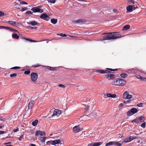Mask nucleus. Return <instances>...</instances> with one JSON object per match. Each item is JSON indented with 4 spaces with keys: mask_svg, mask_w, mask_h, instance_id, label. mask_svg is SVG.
Masks as SVG:
<instances>
[{
    "mask_svg": "<svg viewBox=\"0 0 146 146\" xmlns=\"http://www.w3.org/2000/svg\"><path fill=\"white\" fill-rule=\"evenodd\" d=\"M125 81L124 80L121 79L117 78L113 81L111 84L113 85L122 86L125 84Z\"/></svg>",
    "mask_w": 146,
    "mask_h": 146,
    "instance_id": "obj_1",
    "label": "nucleus"
},
{
    "mask_svg": "<svg viewBox=\"0 0 146 146\" xmlns=\"http://www.w3.org/2000/svg\"><path fill=\"white\" fill-rule=\"evenodd\" d=\"M121 37V35L120 34L117 32H110V40L112 39H115L119 38Z\"/></svg>",
    "mask_w": 146,
    "mask_h": 146,
    "instance_id": "obj_2",
    "label": "nucleus"
},
{
    "mask_svg": "<svg viewBox=\"0 0 146 146\" xmlns=\"http://www.w3.org/2000/svg\"><path fill=\"white\" fill-rule=\"evenodd\" d=\"M138 111L137 109L133 108H131L130 110L127 111L126 114L127 116H130L137 113Z\"/></svg>",
    "mask_w": 146,
    "mask_h": 146,
    "instance_id": "obj_3",
    "label": "nucleus"
},
{
    "mask_svg": "<svg viewBox=\"0 0 146 146\" xmlns=\"http://www.w3.org/2000/svg\"><path fill=\"white\" fill-rule=\"evenodd\" d=\"M31 77L32 80L34 82H35L38 78V74L36 72H33L31 74Z\"/></svg>",
    "mask_w": 146,
    "mask_h": 146,
    "instance_id": "obj_4",
    "label": "nucleus"
},
{
    "mask_svg": "<svg viewBox=\"0 0 146 146\" xmlns=\"http://www.w3.org/2000/svg\"><path fill=\"white\" fill-rule=\"evenodd\" d=\"M82 127L79 125H76L73 127V131L74 133H77L82 130Z\"/></svg>",
    "mask_w": 146,
    "mask_h": 146,
    "instance_id": "obj_5",
    "label": "nucleus"
},
{
    "mask_svg": "<svg viewBox=\"0 0 146 146\" xmlns=\"http://www.w3.org/2000/svg\"><path fill=\"white\" fill-rule=\"evenodd\" d=\"M123 97L125 99H130L131 98L132 96L131 95L129 94L128 92L125 91L123 95Z\"/></svg>",
    "mask_w": 146,
    "mask_h": 146,
    "instance_id": "obj_6",
    "label": "nucleus"
},
{
    "mask_svg": "<svg viewBox=\"0 0 146 146\" xmlns=\"http://www.w3.org/2000/svg\"><path fill=\"white\" fill-rule=\"evenodd\" d=\"M35 134V135L37 136H42L46 135V133L40 130L37 131H36Z\"/></svg>",
    "mask_w": 146,
    "mask_h": 146,
    "instance_id": "obj_7",
    "label": "nucleus"
},
{
    "mask_svg": "<svg viewBox=\"0 0 146 146\" xmlns=\"http://www.w3.org/2000/svg\"><path fill=\"white\" fill-rule=\"evenodd\" d=\"M31 10H32L34 13L39 12L40 13H42L43 12V11L42 9H40L37 7L33 8L31 9Z\"/></svg>",
    "mask_w": 146,
    "mask_h": 146,
    "instance_id": "obj_8",
    "label": "nucleus"
},
{
    "mask_svg": "<svg viewBox=\"0 0 146 146\" xmlns=\"http://www.w3.org/2000/svg\"><path fill=\"white\" fill-rule=\"evenodd\" d=\"M61 114V111L60 110H58L56 109L54 110L53 112V113L52 115V117L55 116H58Z\"/></svg>",
    "mask_w": 146,
    "mask_h": 146,
    "instance_id": "obj_9",
    "label": "nucleus"
},
{
    "mask_svg": "<svg viewBox=\"0 0 146 146\" xmlns=\"http://www.w3.org/2000/svg\"><path fill=\"white\" fill-rule=\"evenodd\" d=\"M40 17L41 19L45 20L46 21H48L50 18L45 13H42L40 16Z\"/></svg>",
    "mask_w": 146,
    "mask_h": 146,
    "instance_id": "obj_10",
    "label": "nucleus"
},
{
    "mask_svg": "<svg viewBox=\"0 0 146 146\" xmlns=\"http://www.w3.org/2000/svg\"><path fill=\"white\" fill-rule=\"evenodd\" d=\"M61 141L60 139L55 140L54 141H51V144L52 145H56L60 144Z\"/></svg>",
    "mask_w": 146,
    "mask_h": 146,
    "instance_id": "obj_11",
    "label": "nucleus"
},
{
    "mask_svg": "<svg viewBox=\"0 0 146 146\" xmlns=\"http://www.w3.org/2000/svg\"><path fill=\"white\" fill-rule=\"evenodd\" d=\"M122 145V143H120L119 142H110V145H113L115 146H121Z\"/></svg>",
    "mask_w": 146,
    "mask_h": 146,
    "instance_id": "obj_12",
    "label": "nucleus"
},
{
    "mask_svg": "<svg viewBox=\"0 0 146 146\" xmlns=\"http://www.w3.org/2000/svg\"><path fill=\"white\" fill-rule=\"evenodd\" d=\"M7 23L10 24L11 25L15 26H18L19 25V23L15 21H8L7 22Z\"/></svg>",
    "mask_w": 146,
    "mask_h": 146,
    "instance_id": "obj_13",
    "label": "nucleus"
},
{
    "mask_svg": "<svg viewBox=\"0 0 146 146\" xmlns=\"http://www.w3.org/2000/svg\"><path fill=\"white\" fill-rule=\"evenodd\" d=\"M34 103L35 101L33 100H31L30 101L28 106V109H31L32 108L34 105Z\"/></svg>",
    "mask_w": 146,
    "mask_h": 146,
    "instance_id": "obj_14",
    "label": "nucleus"
},
{
    "mask_svg": "<svg viewBox=\"0 0 146 146\" xmlns=\"http://www.w3.org/2000/svg\"><path fill=\"white\" fill-rule=\"evenodd\" d=\"M127 10L129 11V12L132 11L133 9V6L132 5L128 6L126 8Z\"/></svg>",
    "mask_w": 146,
    "mask_h": 146,
    "instance_id": "obj_15",
    "label": "nucleus"
},
{
    "mask_svg": "<svg viewBox=\"0 0 146 146\" xmlns=\"http://www.w3.org/2000/svg\"><path fill=\"white\" fill-rule=\"evenodd\" d=\"M31 25L32 26H38L39 25V23H38L37 22L35 21H31Z\"/></svg>",
    "mask_w": 146,
    "mask_h": 146,
    "instance_id": "obj_16",
    "label": "nucleus"
},
{
    "mask_svg": "<svg viewBox=\"0 0 146 146\" xmlns=\"http://www.w3.org/2000/svg\"><path fill=\"white\" fill-rule=\"evenodd\" d=\"M46 67L50 70H54L56 68V67H51L49 66H46Z\"/></svg>",
    "mask_w": 146,
    "mask_h": 146,
    "instance_id": "obj_17",
    "label": "nucleus"
},
{
    "mask_svg": "<svg viewBox=\"0 0 146 146\" xmlns=\"http://www.w3.org/2000/svg\"><path fill=\"white\" fill-rule=\"evenodd\" d=\"M139 121L141 122H143L144 121V117L143 116H140L138 117Z\"/></svg>",
    "mask_w": 146,
    "mask_h": 146,
    "instance_id": "obj_18",
    "label": "nucleus"
},
{
    "mask_svg": "<svg viewBox=\"0 0 146 146\" xmlns=\"http://www.w3.org/2000/svg\"><path fill=\"white\" fill-rule=\"evenodd\" d=\"M130 28V26L129 25H126L123 27V29L125 31L129 29Z\"/></svg>",
    "mask_w": 146,
    "mask_h": 146,
    "instance_id": "obj_19",
    "label": "nucleus"
},
{
    "mask_svg": "<svg viewBox=\"0 0 146 146\" xmlns=\"http://www.w3.org/2000/svg\"><path fill=\"white\" fill-rule=\"evenodd\" d=\"M131 121L132 123L135 122L136 123H138L139 122L138 117H137L135 119Z\"/></svg>",
    "mask_w": 146,
    "mask_h": 146,
    "instance_id": "obj_20",
    "label": "nucleus"
},
{
    "mask_svg": "<svg viewBox=\"0 0 146 146\" xmlns=\"http://www.w3.org/2000/svg\"><path fill=\"white\" fill-rule=\"evenodd\" d=\"M51 23L54 24H56L57 22V19H52L51 20Z\"/></svg>",
    "mask_w": 146,
    "mask_h": 146,
    "instance_id": "obj_21",
    "label": "nucleus"
},
{
    "mask_svg": "<svg viewBox=\"0 0 146 146\" xmlns=\"http://www.w3.org/2000/svg\"><path fill=\"white\" fill-rule=\"evenodd\" d=\"M21 7L20 4L16 3L14 5V7L15 9H17L20 8Z\"/></svg>",
    "mask_w": 146,
    "mask_h": 146,
    "instance_id": "obj_22",
    "label": "nucleus"
},
{
    "mask_svg": "<svg viewBox=\"0 0 146 146\" xmlns=\"http://www.w3.org/2000/svg\"><path fill=\"white\" fill-rule=\"evenodd\" d=\"M102 142H98L96 143H93V146H100L102 144Z\"/></svg>",
    "mask_w": 146,
    "mask_h": 146,
    "instance_id": "obj_23",
    "label": "nucleus"
},
{
    "mask_svg": "<svg viewBox=\"0 0 146 146\" xmlns=\"http://www.w3.org/2000/svg\"><path fill=\"white\" fill-rule=\"evenodd\" d=\"M38 122V120L37 119H36L32 123V125H33V126H35L37 125Z\"/></svg>",
    "mask_w": 146,
    "mask_h": 146,
    "instance_id": "obj_24",
    "label": "nucleus"
},
{
    "mask_svg": "<svg viewBox=\"0 0 146 146\" xmlns=\"http://www.w3.org/2000/svg\"><path fill=\"white\" fill-rule=\"evenodd\" d=\"M12 37L14 38L18 39L19 38V36L16 34H13L12 35Z\"/></svg>",
    "mask_w": 146,
    "mask_h": 146,
    "instance_id": "obj_25",
    "label": "nucleus"
},
{
    "mask_svg": "<svg viewBox=\"0 0 146 146\" xmlns=\"http://www.w3.org/2000/svg\"><path fill=\"white\" fill-rule=\"evenodd\" d=\"M104 40H110V35H105L104 37Z\"/></svg>",
    "mask_w": 146,
    "mask_h": 146,
    "instance_id": "obj_26",
    "label": "nucleus"
},
{
    "mask_svg": "<svg viewBox=\"0 0 146 146\" xmlns=\"http://www.w3.org/2000/svg\"><path fill=\"white\" fill-rule=\"evenodd\" d=\"M82 22V20L81 19H79L76 21H74L73 23H80Z\"/></svg>",
    "mask_w": 146,
    "mask_h": 146,
    "instance_id": "obj_27",
    "label": "nucleus"
},
{
    "mask_svg": "<svg viewBox=\"0 0 146 146\" xmlns=\"http://www.w3.org/2000/svg\"><path fill=\"white\" fill-rule=\"evenodd\" d=\"M136 76L137 78L140 79L142 81H143V79L144 78V77H142L140 75H137Z\"/></svg>",
    "mask_w": 146,
    "mask_h": 146,
    "instance_id": "obj_28",
    "label": "nucleus"
},
{
    "mask_svg": "<svg viewBox=\"0 0 146 146\" xmlns=\"http://www.w3.org/2000/svg\"><path fill=\"white\" fill-rule=\"evenodd\" d=\"M129 139L130 141H131L132 140L137 138V137L135 136H130L129 137Z\"/></svg>",
    "mask_w": 146,
    "mask_h": 146,
    "instance_id": "obj_29",
    "label": "nucleus"
},
{
    "mask_svg": "<svg viewBox=\"0 0 146 146\" xmlns=\"http://www.w3.org/2000/svg\"><path fill=\"white\" fill-rule=\"evenodd\" d=\"M120 76L122 78H125L126 77L127 75V74L125 73H122L120 74Z\"/></svg>",
    "mask_w": 146,
    "mask_h": 146,
    "instance_id": "obj_30",
    "label": "nucleus"
},
{
    "mask_svg": "<svg viewBox=\"0 0 146 146\" xmlns=\"http://www.w3.org/2000/svg\"><path fill=\"white\" fill-rule=\"evenodd\" d=\"M46 137H40V140L42 142H44L45 141V139L46 138Z\"/></svg>",
    "mask_w": 146,
    "mask_h": 146,
    "instance_id": "obj_31",
    "label": "nucleus"
},
{
    "mask_svg": "<svg viewBox=\"0 0 146 146\" xmlns=\"http://www.w3.org/2000/svg\"><path fill=\"white\" fill-rule=\"evenodd\" d=\"M129 139V137H126L125 138L123 141L125 143L129 142L130 141V140Z\"/></svg>",
    "mask_w": 146,
    "mask_h": 146,
    "instance_id": "obj_32",
    "label": "nucleus"
},
{
    "mask_svg": "<svg viewBox=\"0 0 146 146\" xmlns=\"http://www.w3.org/2000/svg\"><path fill=\"white\" fill-rule=\"evenodd\" d=\"M9 28L8 27H5L4 26H0V29H6L7 30Z\"/></svg>",
    "mask_w": 146,
    "mask_h": 146,
    "instance_id": "obj_33",
    "label": "nucleus"
},
{
    "mask_svg": "<svg viewBox=\"0 0 146 146\" xmlns=\"http://www.w3.org/2000/svg\"><path fill=\"white\" fill-rule=\"evenodd\" d=\"M7 30H9L10 31L13 32L17 31L16 30L10 27H9Z\"/></svg>",
    "mask_w": 146,
    "mask_h": 146,
    "instance_id": "obj_34",
    "label": "nucleus"
},
{
    "mask_svg": "<svg viewBox=\"0 0 146 146\" xmlns=\"http://www.w3.org/2000/svg\"><path fill=\"white\" fill-rule=\"evenodd\" d=\"M96 72H99L101 74H103L104 70H98L96 71Z\"/></svg>",
    "mask_w": 146,
    "mask_h": 146,
    "instance_id": "obj_35",
    "label": "nucleus"
},
{
    "mask_svg": "<svg viewBox=\"0 0 146 146\" xmlns=\"http://www.w3.org/2000/svg\"><path fill=\"white\" fill-rule=\"evenodd\" d=\"M131 100H127L126 101H124L123 102V103H124L125 104H127V103H131Z\"/></svg>",
    "mask_w": 146,
    "mask_h": 146,
    "instance_id": "obj_36",
    "label": "nucleus"
},
{
    "mask_svg": "<svg viewBox=\"0 0 146 146\" xmlns=\"http://www.w3.org/2000/svg\"><path fill=\"white\" fill-rule=\"evenodd\" d=\"M31 71L30 70H27L24 72V74H29L30 73Z\"/></svg>",
    "mask_w": 146,
    "mask_h": 146,
    "instance_id": "obj_37",
    "label": "nucleus"
},
{
    "mask_svg": "<svg viewBox=\"0 0 146 146\" xmlns=\"http://www.w3.org/2000/svg\"><path fill=\"white\" fill-rule=\"evenodd\" d=\"M116 96V95L115 94H110V98H115Z\"/></svg>",
    "mask_w": 146,
    "mask_h": 146,
    "instance_id": "obj_38",
    "label": "nucleus"
},
{
    "mask_svg": "<svg viewBox=\"0 0 146 146\" xmlns=\"http://www.w3.org/2000/svg\"><path fill=\"white\" fill-rule=\"evenodd\" d=\"M145 125H146L145 122H144L141 125V127H142L143 128H145Z\"/></svg>",
    "mask_w": 146,
    "mask_h": 146,
    "instance_id": "obj_39",
    "label": "nucleus"
},
{
    "mask_svg": "<svg viewBox=\"0 0 146 146\" xmlns=\"http://www.w3.org/2000/svg\"><path fill=\"white\" fill-rule=\"evenodd\" d=\"M41 65H39V64H37L35 65H33V67H38L40 66Z\"/></svg>",
    "mask_w": 146,
    "mask_h": 146,
    "instance_id": "obj_40",
    "label": "nucleus"
},
{
    "mask_svg": "<svg viewBox=\"0 0 146 146\" xmlns=\"http://www.w3.org/2000/svg\"><path fill=\"white\" fill-rule=\"evenodd\" d=\"M58 86L59 87H62L63 88H65V86L63 85L60 84L58 85Z\"/></svg>",
    "mask_w": 146,
    "mask_h": 146,
    "instance_id": "obj_41",
    "label": "nucleus"
},
{
    "mask_svg": "<svg viewBox=\"0 0 146 146\" xmlns=\"http://www.w3.org/2000/svg\"><path fill=\"white\" fill-rule=\"evenodd\" d=\"M17 74H16L13 73V74H11L10 75V76L11 77H15L17 76Z\"/></svg>",
    "mask_w": 146,
    "mask_h": 146,
    "instance_id": "obj_42",
    "label": "nucleus"
},
{
    "mask_svg": "<svg viewBox=\"0 0 146 146\" xmlns=\"http://www.w3.org/2000/svg\"><path fill=\"white\" fill-rule=\"evenodd\" d=\"M20 3L23 4H25V5H27L28 4L27 3L24 1H20Z\"/></svg>",
    "mask_w": 146,
    "mask_h": 146,
    "instance_id": "obj_43",
    "label": "nucleus"
},
{
    "mask_svg": "<svg viewBox=\"0 0 146 146\" xmlns=\"http://www.w3.org/2000/svg\"><path fill=\"white\" fill-rule=\"evenodd\" d=\"M104 97L105 98H108L110 97V94L108 93L106 94V95L105 94H104Z\"/></svg>",
    "mask_w": 146,
    "mask_h": 146,
    "instance_id": "obj_44",
    "label": "nucleus"
},
{
    "mask_svg": "<svg viewBox=\"0 0 146 146\" xmlns=\"http://www.w3.org/2000/svg\"><path fill=\"white\" fill-rule=\"evenodd\" d=\"M4 13L1 11H0V17H2L4 16Z\"/></svg>",
    "mask_w": 146,
    "mask_h": 146,
    "instance_id": "obj_45",
    "label": "nucleus"
},
{
    "mask_svg": "<svg viewBox=\"0 0 146 146\" xmlns=\"http://www.w3.org/2000/svg\"><path fill=\"white\" fill-rule=\"evenodd\" d=\"M49 2L52 3H54L55 2V0H47Z\"/></svg>",
    "mask_w": 146,
    "mask_h": 146,
    "instance_id": "obj_46",
    "label": "nucleus"
},
{
    "mask_svg": "<svg viewBox=\"0 0 146 146\" xmlns=\"http://www.w3.org/2000/svg\"><path fill=\"white\" fill-rule=\"evenodd\" d=\"M110 78H115V76H114V75L113 74H110Z\"/></svg>",
    "mask_w": 146,
    "mask_h": 146,
    "instance_id": "obj_47",
    "label": "nucleus"
},
{
    "mask_svg": "<svg viewBox=\"0 0 146 146\" xmlns=\"http://www.w3.org/2000/svg\"><path fill=\"white\" fill-rule=\"evenodd\" d=\"M20 68V67H19L15 66V67H13L11 68V69H19Z\"/></svg>",
    "mask_w": 146,
    "mask_h": 146,
    "instance_id": "obj_48",
    "label": "nucleus"
},
{
    "mask_svg": "<svg viewBox=\"0 0 146 146\" xmlns=\"http://www.w3.org/2000/svg\"><path fill=\"white\" fill-rule=\"evenodd\" d=\"M26 13L28 14H32V12L30 11H28L26 12Z\"/></svg>",
    "mask_w": 146,
    "mask_h": 146,
    "instance_id": "obj_49",
    "label": "nucleus"
},
{
    "mask_svg": "<svg viewBox=\"0 0 146 146\" xmlns=\"http://www.w3.org/2000/svg\"><path fill=\"white\" fill-rule=\"evenodd\" d=\"M60 36L62 37H65L66 36V35L65 34H60Z\"/></svg>",
    "mask_w": 146,
    "mask_h": 146,
    "instance_id": "obj_50",
    "label": "nucleus"
},
{
    "mask_svg": "<svg viewBox=\"0 0 146 146\" xmlns=\"http://www.w3.org/2000/svg\"><path fill=\"white\" fill-rule=\"evenodd\" d=\"M129 2H130L129 3L134 4V1L133 0H127Z\"/></svg>",
    "mask_w": 146,
    "mask_h": 146,
    "instance_id": "obj_51",
    "label": "nucleus"
},
{
    "mask_svg": "<svg viewBox=\"0 0 146 146\" xmlns=\"http://www.w3.org/2000/svg\"><path fill=\"white\" fill-rule=\"evenodd\" d=\"M109 72H110V71L108 70H104L103 74H105V73L108 74V73Z\"/></svg>",
    "mask_w": 146,
    "mask_h": 146,
    "instance_id": "obj_52",
    "label": "nucleus"
},
{
    "mask_svg": "<svg viewBox=\"0 0 146 146\" xmlns=\"http://www.w3.org/2000/svg\"><path fill=\"white\" fill-rule=\"evenodd\" d=\"M19 130V128H17L16 129H14L13 130V131L14 132H17V131H18Z\"/></svg>",
    "mask_w": 146,
    "mask_h": 146,
    "instance_id": "obj_53",
    "label": "nucleus"
},
{
    "mask_svg": "<svg viewBox=\"0 0 146 146\" xmlns=\"http://www.w3.org/2000/svg\"><path fill=\"white\" fill-rule=\"evenodd\" d=\"M143 104L142 103H140L139 104H138L137 105L139 107H141L142 106V105H143Z\"/></svg>",
    "mask_w": 146,
    "mask_h": 146,
    "instance_id": "obj_54",
    "label": "nucleus"
},
{
    "mask_svg": "<svg viewBox=\"0 0 146 146\" xmlns=\"http://www.w3.org/2000/svg\"><path fill=\"white\" fill-rule=\"evenodd\" d=\"M27 7H25V8H23L21 10V11L23 12L24 11H25L26 10H27Z\"/></svg>",
    "mask_w": 146,
    "mask_h": 146,
    "instance_id": "obj_55",
    "label": "nucleus"
},
{
    "mask_svg": "<svg viewBox=\"0 0 146 146\" xmlns=\"http://www.w3.org/2000/svg\"><path fill=\"white\" fill-rule=\"evenodd\" d=\"M90 108V106H86V110H88Z\"/></svg>",
    "mask_w": 146,
    "mask_h": 146,
    "instance_id": "obj_56",
    "label": "nucleus"
},
{
    "mask_svg": "<svg viewBox=\"0 0 146 146\" xmlns=\"http://www.w3.org/2000/svg\"><path fill=\"white\" fill-rule=\"evenodd\" d=\"M117 69H112L111 68H110V71H114L117 70Z\"/></svg>",
    "mask_w": 146,
    "mask_h": 146,
    "instance_id": "obj_57",
    "label": "nucleus"
},
{
    "mask_svg": "<svg viewBox=\"0 0 146 146\" xmlns=\"http://www.w3.org/2000/svg\"><path fill=\"white\" fill-rule=\"evenodd\" d=\"M5 133V131L0 130V134H3Z\"/></svg>",
    "mask_w": 146,
    "mask_h": 146,
    "instance_id": "obj_58",
    "label": "nucleus"
},
{
    "mask_svg": "<svg viewBox=\"0 0 146 146\" xmlns=\"http://www.w3.org/2000/svg\"><path fill=\"white\" fill-rule=\"evenodd\" d=\"M23 39H25V40H26L27 41H30L31 42V39L26 38H23Z\"/></svg>",
    "mask_w": 146,
    "mask_h": 146,
    "instance_id": "obj_59",
    "label": "nucleus"
},
{
    "mask_svg": "<svg viewBox=\"0 0 146 146\" xmlns=\"http://www.w3.org/2000/svg\"><path fill=\"white\" fill-rule=\"evenodd\" d=\"M113 11L114 13H117V10L116 9H114L113 10Z\"/></svg>",
    "mask_w": 146,
    "mask_h": 146,
    "instance_id": "obj_60",
    "label": "nucleus"
},
{
    "mask_svg": "<svg viewBox=\"0 0 146 146\" xmlns=\"http://www.w3.org/2000/svg\"><path fill=\"white\" fill-rule=\"evenodd\" d=\"M38 41H36L35 40H34L32 39L31 40V42H38Z\"/></svg>",
    "mask_w": 146,
    "mask_h": 146,
    "instance_id": "obj_61",
    "label": "nucleus"
},
{
    "mask_svg": "<svg viewBox=\"0 0 146 146\" xmlns=\"http://www.w3.org/2000/svg\"><path fill=\"white\" fill-rule=\"evenodd\" d=\"M46 144H48L49 145V144H51V141H47L46 142Z\"/></svg>",
    "mask_w": 146,
    "mask_h": 146,
    "instance_id": "obj_62",
    "label": "nucleus"
},
{
    "mask_svg": "<svg viewBox=\"0 0 146 146\" xmlns=\"http://www.w3.org/2000/svg\"><path fill=\"white\" fill-rule=\"evenodd\" d=\"M123 106V104L122 103H121L119 106V107H122Z\"/></svg>",
    "mask_w": 146,
    "mask_h": 146,
    "instance_id": "obj_63",
    "label": "nucleus"
},
{
    "mask_svg": "<svg viewBox=\"0 0 146 146\" xmlns=\"http://www.w3.org/2000/svg\"><path fill=\"white\" fill-rule=\"evenodd\" d=\"M87 146H93V143H90Z\"/></svg>",
    "mask_w": 146,
    "mask_h": 146,
    "instance_id": "obj_64",
    "label": "nucleus"
}]
</instances>
